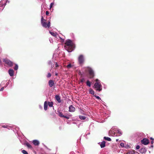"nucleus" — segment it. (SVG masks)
Returning <instances> with one entry per match:
<instances>
[{"label":"nucleus","mask_w":154,"mask_h":154,"mask_svg":"<svg viewBox=\"0 0 154 154\" xmlns=\"http://www.w3.org/2000/svg\"><path fill=\"white\" fill-rule=\"evenodd\" d=\"M94 88L97 91H101L102 90V85L100 82H96L94 85Z\"/></svg>","instance_id":"1"},{"label":"nucleus","mask_w":154,"mask_h":154,"mask_svg":"<svg viewBox=\"0 0 154 154\" xmlns=\"http://www.w3.org/2000/svg\"><path fill=\"white\" fill-rule=\"evenodd\" d=\"M46 20L44 19L43 17H42L41 18V23L42 26L46 28L48 27L49 28L50 26V22H49L47 24L46 23Z\"/></svg>","instance_id":"2"},{"label":"nucleus","mask_w":154,"mask_h":154,"mask_svg":"<svg viewBox=\"0 0 154 154\" xmlns=\"http://www.w3.org/2000/svg\"><path fill=\"white\" fill-rule=\"evenodd\" d=\"M3 62L7 64L9 67L12 66L13 64V63L7 58H5L3 59Z\"/></svg>","instance_id":"3"},{"label":"nucleus","mask_w":154,"mask_h":154,"mask_svg":"<svg viewBox=\"0 0 154 154\" xmlns=\"http://www.w3.org/2000/svg\"><path fill=\"white\" fill-rule=\"evenodd\" d=\"M87 69L88 70L89 75V78L90 79L93 78L94 76V72L92 69L91 68L89 67H87Z\"/></svg>","instance_id":"4"},{"label":"nucleus","mask_w":154,"mask_h":154,"mask_svg":"<svg viewBox=\"0 0 154 154\" xmlns=\"http://www.w3.org/2000/svg\"><path fill=\"white\" fill-rule=\"evenodd\" d=\"M78 60L80 64H83L84 61V59L83 55H80L78 57Z\"/></svg>","instance_id":"5"},{"label":"nucleus","mask_w":154,"mask_h":154,"mask_svg":"<svg viewBox=\"0 0 154 154\" xmlns=\"http://www.w3.org/2000/svg\"><path fill=\"white\" fill-rule=\"evenodd\" d=\"M58 114L59 115V116L60 117H63L64 118H66V119H69V116H64L63 113L61 112L60 111H57Z\"/></svg>","instance_id":"6"},{"label":"nucleus","mask_w":154,"mask_h":154,"mask_svg":"<svg viewBox=\"0 0 154 154\" xmlns=\"http://www.w3.org/2000/svg\"><path fill=\"white\" fill-rule=\"evenodd\" d=\"M65 44L66 45L64 46V47H67L66 48H68V47L69 46L74 45L72 41L70 39L67 40L66 41V42H65Z\"/></svg>","instance_id":"7"},{"label":"nucleus","mask_w":154,"mask_h":154,"mask_svg":"<svg viewBox=\"0 0 154 154\" xmlns=\"http://www.w3.org/2000/svg\"><path fill=\"white\" fill-rule=\"evenodd\" d=\"M64 47L65 49L68 52H72L73 50L74 46V45H73L68 46V48H66L67 47Z\"/></svg>","instance_id":"8"},{"label":"nucleus","mask_w":154,"mask_h":154,"mask_svg":"<svg viewBox=\"0 0 154 154\" xmlns=\"http://www.w3.org/2000/svg\"><path fill=\"white\" fill-rule=\"evenodd\" d=\"M141 142L144 145H146L149 143V141L148 139L144 138L141 140Z\"/></svg>","instance_id":"9"},{"label":"nucleus","mask_w":154,"mask_h":154,"mask_svg":"<svg viewBox=\"0 0 154 154\" xmlns=\"http://www.w3.org/2000/svg\"><path fill=\"white\" fill-rule=\"evenodd\" d=\"M48 85L50 87H52L55 86L54 81L53 80L51 79L48 82Z\"/></svg>","instance_id":"10"},{"label":"nucleus","mask_w":154,"mask_h":154,"mask_svg":"<svg viewBox=\"0 0 154 154\" xmlns=\"http://www.w3.org/2000/svg\"><path fill=\"white\" fill-rule=\"evenodd\" d=\"M75 110V108L72 105L69 107V111L70 112H74Z\"/></svg>","instance_id":"11"},{"label":"nucleus","mask_w":154,"mask_h":154,"mask_svg":"<svg viewBox=\"0 0 154 154\" xmlns=\"http://www.w3.org/2000/svg\"><path fill=\"white\" fill-rule=\"evenodd\" d=\"M8 73L10 75L12 76L14 75V71L13 69H10L8 71Z\"/></svg>","instance_id":"12"},{"label":"nucleus","mask_w":154,"mask_h":154,"mask_svg":"<svg viewBox=\"0 0 154 154\" xmlns=\"http://www.w3.org/2000/svg\"><path fill=\"white\" fill-rule=\"evenodd\" d=\"M146 150L145 147H143L141 148L140 150V152L141 153H143L146 152Z\"/></svg>","instance_id":"13"},{"label":"nucleus","mask_w":154,"mask_h":154,"mask_svg":"<svg viewBox=\"0 0 154 154\" xmlns=\"http://www.w3.org/2000/svg\"><path fill=\"white\" fill-rule=\"evenodd\" d=\"M33 144L35 146H38L39 144V142L37 140H34L32 142Z\"/></svg>","instance_id":"14"},{"label":"nucleus","mask_w":154,"mask_h":154,"mask_svg":"<svg viewBox=\"0 0 154 154\" xmlns=\"http://www.w3.org/2000/svg\"><path fill=\"white\" fill-rule=\"evenodd\" d=\"M48 104L47 101H45L44 102V110L46 111L48 109Z\"/></svg>","instance_id":"15"},{"label":"nucleus","mask_w":154,"mask_h":154,"mask_svg":"<svg viewBox=\"0 0 154 154\" xmlns=\"http://www.w3.org/2000/svg\"><path fill=\"white\" fill-rule=\"evenodd\" d=\"M55 98L56 100L59 103H60L61 102L60 98L59 95H56L55 96Z\"/></svg>","instance_id":"16"},{"label":"nucleus","mask_w":154,"mask_h":154,"mask_svg":"<svg viewBox=\"0 0 154 154\" xmlns=\"http://www.w3.org/2000/svg\"><path fill=\"white\" fill-rule=\"evenodd\" d=\"M122 134V133L120 130L119 129H118L117 131V133L116 134V135H115L116 136H119Z\"/></svg>","instance_id":"17"},{"label":"nucleus","mask_w":154,"mask_h":154,"mask_svg":"<svg viewBox=\"0 0 154 154\" xmlns=\"http://www.w3.org/2000/svg\"><path fill=\"white\" fill-rule=\"evenodd\" d=\"M105 143L106 142L105 141H103L100 144L101 147V148L104 147L105 146Z\"/></svg>","instance_id":"18"},{"label":"nucleus","mask_w":154,"mask_h":154,"mask_svg":"<svg viewBox=\"0 0 154 154\" xmlns=\"http://www.w3.org/2000/svg\"><path fill=\"white\" fill-rule=\"evenodd\" d=\"M89 93L93 95H94V91L92 89L90 88V89H89Z\"/></svg>","instance_id":"19"},{"label":"nucleus","mask_w":154,"mask_h":154,"mask_svg":"<svg viewBox=\"0 0 154 154\" xmlns=\"http://www.w3.org/2000/svg\"><path fill=\"white\" fill-rule=\"evenodd\" d=\"M48 104L50 107H51L53 106V103L52 102H50L48 101Z\"/></svg>","instance_id":"20"},{"label":"nucleus","mask_w":154,"mask_h":154,"mask_svg":"<svg viewBox=\"0 0 154 154\" xmlns=\"http://www.w3.org/2000/svg\"><path fill=\"white\" fill-rule=\"evenodd\" d=\"M48 64L49 65L51 66V67H53L54 66V64L53 63L52 64V62L51 61H49L48 62Z\"/></svg>","instance_id":"21"},{"label":"nucleus","mask_w":154,"mask_h":154,"mask_svg":"<svg viewBox=\"0 0 154 154\" xmlns=\"http://www.w3.org/2000/svg\"><path fill=\"white\" fill-rule=\"evenodd\" d=\"M104 139L105 140H106L108 141H111V139L110 138L108 137H104Z\"/></svg>","instance_id":"22"},{"label":"nucleus","mask_w":154,"mask_h":154,"mask_svg":"<svg viewBox=\"0 0 154 154\" xmlns=\"http://www.w3.org/2000/svg\"><path fill=\"white\" fill-rule=\"evenodd\" d=\"M26 146L28 148H32V147L30 144H29L28 143H26Z\"/></svg>","instance_id":"23"},{"label":"nucleus","mask_w":154,"mask_h":154,"mask_svg":"<svg viewBox=\"0 0 154 154\" xmlns=\"http://www.w3.org/2000/svg\"><path fill=\"white\" fill-rule=\"evenodd\" d=\"M86 85L89 87H90L91 86V83L88 80H87L86 82Z\"/></svg>","instance_id":"24"},{"label":"nucleus","mask_w":154,"mask_h":154,"mask_svg":"<svg viewBox=\"0 0 154 154\" xmlns=\"http://www.w3.org/2000/svg\"><path fill=\"white\" fill-rule=\"evenodd\" d=\"M79 118L81 120H85L86 118V117L84 116H79Z\"/></svg>","instance_id":"25"},{"label":"nucleus","mask_w":154,"mask_h":154,"mask_svg":"<svg viewBox=\"0 0 154 154\" xmlns=\"http://www.w3.org/2000/svg\"><path fill=\"white\" fill-rule=\"evenodd\" d=\"M50 33L53 36H54L55 37L56 36V34L54 32H50Z\"/></svg>","instance_id":"26"},{"label":"nucleus","mask_w":154,"mask_h":154,"mask_svg":"<svg viewBox=\"0 0 154 154\" xmlns=\"http://www.w3.org/2000/svg\"><path fill=\"white\" fill-rule=\"evenodd\" d=\"M22 152L23 154H28L27 152L25 150H22Z\"/></svg>","instance_id":"27"},{"label":"nucleus","mask_w":154,"mask_h":154,"mask_svg":"<svg viewBox=\"0 0 154 154\" xmlns=\"http://www.w3.org/2000/svg\"><path fill=\"white\" fill-rule=\"evenodd\" d=\"M18 66L17 64H16L15 67L14 68V69L15 70H16L18 69Z\"/></svg>","instance_id":"28"},{"label":"nucleus","mask_w":154,"mask_h":154,"mask_svg":"<svg viewBox=\"0 0 154 154\" xmlns=\"http://www.w3.org/2000/svg\"><path fill=\"white\" fill-rule=\"evenodd\" d=\"M72 65L71 64V63H69L67 66V67L68 69H69L72 67Z\"/></svg>","instance_id":"29"},{"label":"nucleus","mask_w":154,"mask_h":154,"mask_svg":"<svg viewBox=\"0 0 154 154\" xmlns=\"http://www.w3.org/2000/svg\"><path fill=\"white\" fill-rule=\"evenodd\" d=\"M51 76V74L50 73H48V74L47 77L48 78L50 77Z\"/></svg>","instance_id":"30"},{"label":"nucleus","mask_w":154,"mask_h":154,"mask_svg":"<svg viewBox=\"0 0 154 154\" xmlns=\"http://www.w3.org/2000/svg\"><path fill=\"white\" fill-rule=\"evenodd\" d=\"M85 81V80L84 79V78H82V79L81 80H80V82H83L84 81Z\"/></svg>","instance_id":"31"},{"label":"nucleus","mask_w":154,"mask_h":154,"mask_svg":"<svg viewBox=\"0 0 154 154\" xmlns=\"http://www.w3.org/2000/svg\"><path fill=\"white\" fill-rule=\"evenodd\" d=\"M94 96L96 97V98L98 99H101L100 97L98 96H96V95H94Z\"/></svg>","instance_id":"32"},{"label":"nucleus","mask_w":154,"mask_h":154,"mask_svg":"<svg viewBox=\"0 0 154 154\" xmlns=\"http://www.w3.org/2000/svg\"><path fill=\"white\" fill-rule=\"evenodd\" d=\"M140 148V146L139 145H137L136 146V149H139Z\"/></svg>","instance_id":"33"},{"label":"nucleus","mask_w":154,"mask_h":154,"mask_svg":"<svg viewBox=\"0 0 154 154\" xmlns=\"http://www.w3.org/2000/svg\"><path fill=\"white\" fill-rule=\"evenodd\" d=\"M54 3H52L50 5V8H51L52 7L53 5H54Z\"/></svg>","instance_id":"34"},{"label":"nucleus","mask_w":154,"mask_h":154,"mask_svg":"<svg viewBox=\"0 0 154 154\" xmlns=\"http://www.w3.org/2000/svg\"><path fill=\"white\" fill-rule=\"evenodd\" d=\"M8 126H5V125H3L2 126V127H3V128H8Z\"/></svg>","instance_id":"35"},{"label":"nucleus","mask_w":154,"mask_h":154,"mask_svg":"<svg viewBox=\"0 0 154 154\" xmlns=\"http://www.w3.org/2000/svg\"><path fill=\"white\" fill-rule=\"evenodd\" d=\"M120 145L122 147H123L124 146V144L123 143H121L120 144Z\"/></svg>","instance_id":"36"},{"label":"nucleus","mask_w":154,"mask_h":154,"mask_svg":"<svg viewBox=\"0 0 154 154\" xmlns=\"http://www.w3.org/2000/svg\"><path fill=\"white\" fill-rule=\"evenodd\" d=\"M49 14V13L48 11H46V15H48Z\"/></svg>","instance_id":"37"},{"label":"nucleus","mask_w":154,"mask_h":154,"mask_svg":"<svg viewBox=\"0 0 154 154\" xmlns=\"http://www.w3.org/2000/svg\"><path fill=\"white\" fill-rule=\"evenodd\" d=\"M4 88L2 87V88H1L0 90V91H3V90H4Z\"/></svg>","instance_id":"38"},{"label":"nucleus","mask_w":154,"mask_h":154,"mask_svg":"<svg viewBox=\"0 0 154 154\" xmlns=\"http://www.w3.org/2000/svg\"><path fill=\"white\" fill-rule=\"evenodd\" d=\"M95 81H96V82H100L99 81V80L98 79H96L95 80Z\"/></svg>","instance_id":"39"},{"label":"nucleus","mask_w":154,"mask_h":154,"mask_svg":"<svg viewBox=\"0 0 154 154\" xmlns=\"http://www.w3.org/2000/svg\"><path fill=\"white\" fill-rule=\"evenodd\" d=\"M55 65V66L56 67L58 66V64L57 63H56Z\"/></svg>","instance_id":"40"},{"label":"nucleus","mask_w":154,"mask_h":154,"mask_svg":"<svg viewBox=\"0 0 154 154\" xmlns=\"http://www.w3.org/2000/svg\"><path fill=\"white\" fill-rule=\"evenodd\" d=\"M129 154H134V153L132 152H131L129 153Z\"/></svg>","instance_id":"41"},{"label":"nucleus","mask_w":154,"mask_h":154,"mask_svg":"<svg viewBox=\"0 0 154 154\" xmlns=\"http://www.w3.org/2000/svg\"><path fill=\"white\" fill-rule=\"evenodd\" d=\"M150 139L151 140H154V139L152 137H151L150 138Z\"/></svg>","instance_id":"42"},{"label":"nucleus","mask_w":154,"mask_h":154,"mask_svg":"<svg viewBox=\"0 0 154 154\" xmlns=\"http://www.w3.org/2000/svg\"><path fill=\"white\" fill-rule=\"evenodd\" d=\"M151 143L152 144L153 143V140H152L151 142Z\"/></svg>","instance_id":"43"},{"label":"nucleus","mask_w":154,"mask_h":154,"mask_svg":"<svg viewBox=\"0 0 154 154\" xmlns=\"http://www.w3.org/2000/svg\"><path fill=\"white\" fill-rule=\"evenodd\" d=\"M2 63V61L0 59V64H1Z\"/></svg>","instance_id":"44"},{"label":"nucleus","mask_w":154,"mask_h":154,"mask_svg":"<svg viewBox=\"0 0 154 154\" xmlns=\"http://www.w3.org/2000/svg\"><path fill=\"white\" fill-rule=\"evenodd\" d=\"M151 147H153V145H151Z\"/></svg>","instance_id":"45"},{"label":"nucleus","mask_w":154,"mask_h":154,"mask_svg":"<svg viewBox=\"0 0 154 154\" xmlns=\"http://www.w3.org/2000/svg\"><path fill=\"white\" fill-rule=\"evenodd\" d=\"M55 75H57V73H56V74H55Z\"/></svg>","instance_id":"46"},{"label":"nucleus","mask_w":154,"mask_h":154,"mask_svg":"<svg viewBox=\"0 0 154 154\" xmlns=\"http://www.w3.org/2000/svg\"><path fill=\"white\" fill-rule=\"evenodd\" d=\"M118 140H119L118 139H116V141L117 142V141H118Z\"/></svg>","instance_id":"47"}]
</instances>
